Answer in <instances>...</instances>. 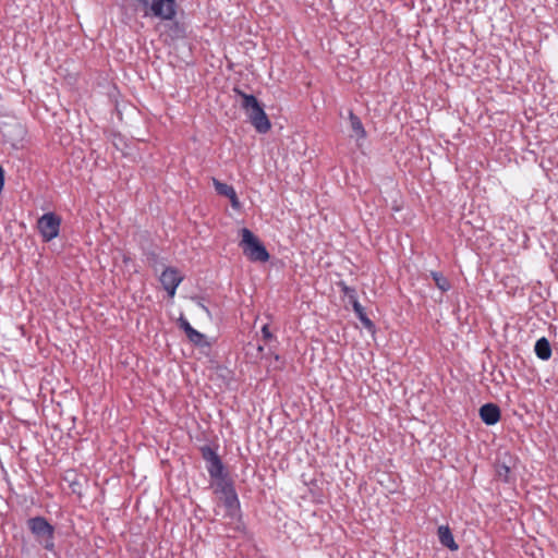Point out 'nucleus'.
<instances>
[{"label": "nucleus", "mask_w": 558, "mask_h": 558, "mask_svg": "<svg viewBox=\"0 0 558 558\" xmlns=\"http://www.w3.org/2000/svg\"><path fill=\"white\" fill-rule=\"evenodd\" d=\"M241 242L240 246L242 247L243 254L251 262H260L265 263L269 259V253L267 252L265 245L254 235V233L247 228L241 229Z\"/></svg>", "instance_id": "2"}, {"label": "nucleus", "mask_w": 558, "mask_h": 558, "mask_svg": "<svg viewBox=\"0 0 558 558\" xmlns=\"http://www.w3.org/2000/svg\"><path fill=\"white\" fill-rule=\"evenodd\" d=\"M213 184L215 186L216 192L219 195L226 196V197H228L230 199L231 206L234 209H239L240 208V202H239L238 195L235 193V190L233 189L232 185H229L227 183H222V182H220L217 179H213Z\"/></svg>", "instance_id": "8"}, {"label": "nucleus", "mask_w": 558, "mask_h": 558, "mask_svg": "<svg viewBox=\"0 0 558 558\" xmlns=\"http://www.w3.org/2000/svg\"><path fill=\"white\" fill-rule=\"evenodd\" d=\"M203 459L207 462V471L211 478L225 475V468L219 456L208 446L202 448Z\"/></svg>", "instance_id": "7"}, {"label": "nucleus", "mask_w": 558, "mask_h": 558, "mask_svg": "<svg viewBox=\"0 0 558 558\" xmlns=\"http://www.w3.org/2000/svg\"><path fill=\"white\" fill-rule=\"evenodd\" d=\"M214 480L215 493L220 495V497L235 490L232 482L230 481L227 474L216 477Z\"/></svg>", "instance_id": "13"}, {"label": "nucleus", "mask_w": 558, "mask_h": 558, "mask_svg": "<svg viewBox=\"0 0 558 558\" xmlns=\"http://www.w3.org/2000/svg\"><path fill=\"white\" fill-rule=\"evenodd\" d=\"M183 277L174 267H166L159 277V281L170 298H173L178 286L182 282Z\"/></svg>", "instance_id": "6"}, {"label": "nucleus", "mask_w": 558, "mask_h": 558, "mask_svg": "<svg viewBox=\"0 0 558 558\" xmlns=\"http://www.w3.org/2000/svg\"><path fill=\"white\" fill-rule=\"evenodd\" d=\"M440 544L444 547L449 548L452 551L459 549V545L456 543L451 530L448 525H440L437 531Z\"/></svg>", "instance_id": "10"}, {"label": "nucleus", "mask_w": 558, "mask_h": 558, "mask_svg": "<svg viewBox=\"0 0 558 558\" xmlns=\"http://www.w3.org/2000/svg\"><path fill=\"white\" fill-rule=\"evenodd\" d=\"M256 350H257L258 354H260L264 351V348H263V345H257Z\"/></svg>", "instance_id": "21"}, {"label": "nucleus", "mask_w": 558, "mask_h": 558, "mask_svg": "<svg viewBox=\"0 0 558 558\" xmlns=\"http://www.w3.org/2000/svg\"><path fill=\"white\" fill-rule=\"evenodd\" d=\"M144 10L145 16L172 21L177 16V0H136Z\"/></svg>", "instance_id": "3"}, {"label": "nucleus", "mask_w": 558, "mask_h": 558, "mask_svg": "<svg viewBox=\"0 0 558 558\" xmlns=\"http://www.w3.org/2000/svg\"><path fill=\"white\" fill-rule=\"evenodd\" d=\"M342 291L348 296L350 304H352L353 300H357L355 289L343 284Z\"/></svg>", "instance_id": "19"}, {"label": "nucleus", "mask_w": 558, "mask_h": 558, "mask_svg": "<svg viewBox=\"0 0 558 558\" xmlns=\"http://www.w3.org/2000/svg\"><path fill=\"white\" fill-rule=\"evenodd\" d=\"M480 417L486 425H494L500 420V409L495 403H486L480 408Z\"/></svg>", "instance_id": "9"}, {"label": "nucleus", "mask_w": 558, "mask_h": 558, "mask_svg": "<svg viewBox=\"0 0 558 558\" xmlns=\"http://www.w3.org/2000/svg\"><path fill=\"white\" fill-rule=\"evenodd\" d=\"M220 498L222 499L223 505L227 508L228 515L230 518L236 517L240 511V501L236 492L233 490L227 495L221 496Z\"/></svg>", "instance_id": "12"}, {"label": "nucleus", "mask_w": 558, "mask_h": 558, "mask_svg": "<svg viewBox=\"0 0 558 558\" xmlns=\"http://www.w3.org/2000/svg\"><path fill=\"white\" fill-rule=\"evenodd\" d=\"M430 276H432L436 287L439 290H441L442 292H446L450 289V283H449L448 279L441 272L432 271Z\"/></svg>", "instance_id": "18"}, {"label": "nucleus", "mask_w": 558, "mask_h": 558, "mask_svg": "<svg viewBox=\"0 0 558 558\" xmlns=\"http://www.w3.org/2000/svg\"><path fill=\"white\" fill-rule=\"evenodd\" d=\"M233 92L241 98V108L255 130L260 134L267 133L271 128V123L257 98L254 95L245 94L238 87L233 88Z\"/></svg>", "instance_id": "1"}, {"label": "nucleus", "mask_w": 558, "mask_h": 558, "mask_svg": "<svg viewBox=\"0 0 558 558\" xmlns=\"http://www.w3.org/2000/svg\"><path fill=\"white\" fill-rule=\"evenodd\" d=\"M61 218L54 213L44 214L37 221L38 231L45 242L59 235Z\"/></svg>", "instance_id": "5"}, {"label": "nucleus", "mask_w": 558, "mask_h": 558, "mask_svg": "<svg viewBox=\"0 0 558 558\" xmlns=\"http://www.w3.org/2000/svg\"><path fill=\"white\" fill-rule=\"evenodd\" d=\"M535 354L538 359L547 361L551 356V348L549 341L543 337L535 343Z\"/></svg>", "instance_id": "15"}, {"label": "nucleus", "mask_w": 558, "mask_h": 558, "mask_svg": "<svg viewBox=\"0 0 558 558\" xmlns=\"http://www.w3.org/2000/svg\"><path fill=\"white\" fill-rule=\"evenodd\" d=\"M352 307L359 319L361 320L364 328H366L368 331L374 332L375 331V325L374 323L367 317L364 307L360 304L357 300H353Z\"/></svg>", "instance_id": "14"}, {"label": "nucleus", "mask_w": 558, "mask_h": 558, "mask_svg": "<svg viewBox=\"0 0 558 558\" xmlns=\"http://www.w3.org/2000/svg\"><path fill=\"white\" fill-rule=\"evenodd\" d=\"M262 333H263V337H264L265 340L272 339V333L270 332V329H269L268 325H264L263 326Z\"/></svg>", "instance_id": "20"}, {"label": "nucleus", "mask_w": 558, "mask_h": 558, "mask_svg": "<svg viewBox=\"0 0 558 558\" xmlns=\"http://www.w3.org/2000/svg\"><path fill=\"white\" fill-rule=\"evenodd\" d=\"M350 119V125L352 131L355 133V135L359 138H364L366 136V132L364 130V126L357 116H355L353 112H350L349 116Z\"/></svg>", "instance_id": "17"}, {"label": "nucleus", "mask_w": 558, "mask_h": 558, "mask_svg": "<svg viewBox=\"0 0 558 558\" xmlns=\"http://www.w3.org/2000/svg\"><path fill=\"white\" fill-rule=\"evenodd\" d=\"M496 475L498 480L509 483L513 480L512 470L505 462H498L496 464Z\"/></svg>", "instance_id": "16"}, {"label": "nucleus", "mask_w": 558, "mask_h": 558, "mask_svg": "<svg viewBox=\"0 0 558 558\" xmlns=\"http://www.w3.org/2000/svg\"><path fill=\"white\" fill-rule=\"evenodd\" d=\"M180 327L184 330L189 340L195 345L205 343V336L194 329L186 319L180 318Z\"/></svg>", "instance_id": "11"}, {"label": "nucleus", "mask_w": 558, "mask_h": 558, "mask_svg": "<svg viewBox=\"0 0 558 558\" xmlns=\"http://www.w3.org/2000/svg\"><path fill=\"white\" fill-rule=\"evenodd\" d=\"M28 529L36 541L48 551H54V527L44 517L31 518Z\"/></svg>", "instance_id": "4"}]
</instances>
